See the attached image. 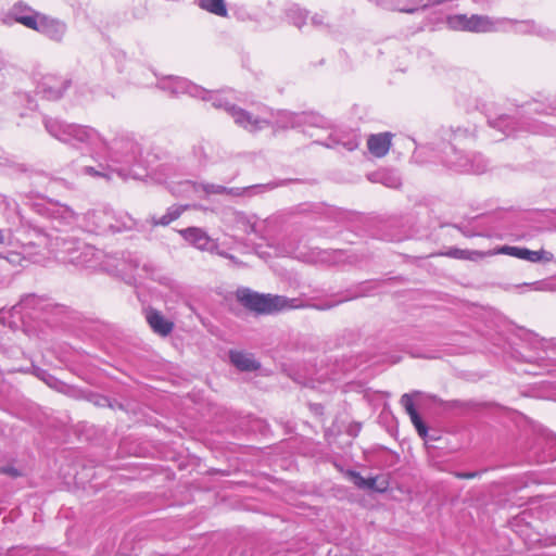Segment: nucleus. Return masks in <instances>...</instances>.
I'll use <instances>...</instances> for the list:
<instances>
[{"mask_svg": "<svg viewBox=\"0 0 556 556\" xmlns=\"http://www.w3.org/2000/svg\"><path fill=\"white\" fill-rule=\"evenodd\" d=\"M47 131L61 142L73 147L85 146L90 151L93 165H85L80 174L93 178L111 180L139 179L144 175L146 162L142 147L134 135L122 132L108 141L97 129L79 124H71L56 118H46Z\"/></svg>", "mask_w": 556, "mask_h": 556, "instance_id": "nucleus-1", "label": "nucleus"}, {"mask_svg": "<svg viewBox=\"0 0 556 556\" xmlns=\"http://www.w3.org/2000/svg\"><path fill=\"white\" fill-rule=\"evenodd\" d=\"M473 132L457 128L447 134V142H442L438 150L431 146H419L415 149L413 159L419 164L432 162L438 157L448 170L459 174H481L488 167V162L479 153H467L459 148L466 139H471Z\"/></svg>", "mask_w": 556, "mask_h": 556, "instance_id": "nucleus-2", "label": "nucleus"}, {"mask_svg": "<svg viewBox=\"0 0 556 556\" xmlns=\"http://www.w3.org/2000/svg\"><path fill=\"white\" fill-rule=\"evenodd\" d=\"M216 104L225 105V112L232 117L233 122L250 132L262 130L268 126L277 128L302 127L304 132H307L311 127H329V122L324 116L313 112L278 111L275 113L271 110H264L261 115L254 116L231 102L222 103L218 100Z\"/></svg>", "mask_w": 556, "mask_h": 556, "instance_id": "nucleus-3", "label": "nucleus"}, {"mask_svg": "<svg viewBox=\"0 0 556 556\" xmlns=\"http://www.w3.org/2000/svg\"><path fill=\"white\" fill-rule=\"evenodd\" d=\"M140 77L138 74L134 76V83L141 87L152 86L154 83L157 88L168 92L172 96L189 94L193 98H200L204 101H211L212 105L216 109L225 111V105H217L216 102L220 100L222 103L230 102L225 94L220 92L208 91L186 78L179 76H163L157 77L155 73L148 68H141Z\"/></svg>", "mask_w": 556, "mask_h": 556, "instance_id": "nucleus-4", "label": "nucleus"}, {"mask_svg": "<svg viewBox=\"0 0 556 556\" xmlns=\"http://www.w3.org/2000/svg\"><path fill=\"white\" fill-rule=\"evenodd\" d=\"M77 242L78 239L72 236H52L42 232L37 233V244L46 245L49 254H51L52 258L58 262L72 264L78 267L92 266L97 255V250L93 247H86L83 248L79 255H76L77 250H75V247Z\"/></svg>", "mask_w": 556, "mask_h": 556, "instance_id": "nucleus-5", "label": "nucleus"}, {"mask_svg": "<svg viewBox=\"0 0 556 556\" xmlns=\"http://www.w3.org/2000/svg\"><path fill=\"white\" fill-rule=\"evenodd\" d=\"M237 299L247 308L258 314H273L300 306L296 299H288L282 295L261 294L248 288L238 289Z\"/></svg>", "mask_w": 556, "mask_h": 556, "instance_id": "nucleus-6", "label": "nucleus"}, {"mask_svg": "<svg viewBox=\"0 0 556 556\" xmlns=\"http://www.w3.org/2000/svg\"><path fill=\"white\" fill-rule=\"evenodd\" d=\"M508 22L502 17H492L482 14H454L447 16L448 28L469 33H501Z\"/></svg>", "mask_w": 556, "mask_h": 556, "instance_id": "nucleus-7", "label": "nucleus"}, {"mask_svg": "<svg viewBox=\"0 0 556 556\" xmlns=\"http://www.w3.org/2000/svg\"><path fill=\"white\" fill-rule=\"evenodd\" d=\"M490 125L494 128H497L506 136L515 135L521 128L533 134L556 136V125L549 124L545 121L533 119L531 117H526L521 122V126L517 127V125H519V122H517L515 117L502 115L496 119L491 121Z\"/></svg>", "mask_w": 556, "mask_h": 556, "instance_id": "nucleus-8", "label": "nucleus"}, {"mask_svg": "<svg viewBox=\"0 0 556 556\" xmlns=\"http://www.w3.org/2000/svg\"><path fill=\"white\" fill-rule=\"evenodd\" d=\"M43 300L36 294L24 295L21 301L14 305L11 309H0V323L8 325L10 328H16L17 320L13 319L17 317L23 321L24 316H31V312L42 308Z\"/></svg>", "mask_w": 556, "mask_h": 556, "instance_id": "nucleus-9", "label": "nucleus"}, {"mask_svg": "<svg viewBox=\"0 0 556 556\" xmlns=\"http://www.w3.org/2000/svg\"><path fill=\"white\" fill-rule=\"evenodd\" d=\"M40 15L41 12L36 11L23 1H17L0 18V22L9 26L13 23H18L33 30Z\"/></svg>", "mask_w": 556, "mask_h": 556, "instance_id": "nucleus-10", "label": "nucleus"}, {"mask_svg": "<svg viewBox=\"0 0 556 556\" xmlns=\"http://www.w3.org/2000/svg\"><path fill=\"white\" fill-rule=\"evenodd\" d=\"M114 217V211L110 207H101L88 211L83 217V227L86 231L96 235H105L112 230L109 224Z\"/></svg>", "mask_w": 556, "mask_h": 556, "instance_id": "nucleus-11", "label": "nucleus"}, {"mask_svg": "<svg viewBox=\"0 0 556 556\" xmlns=\"http://www.w3.org/2000/svg\"><path fill=\"white\" fill-rule=\"evenodd\" d=\"M33 30L54 42H62L67 33V25L60 18L41 13Z\"/></svg>", "mask_w": 556, "mask_h": 556, "instance_id": "nucleus-12", "label": "nucleus"}, {"mask_svg": "<svg viewBox=\"0 0 556 556\" xmlns=\"http://www.w3.org/2000/svg\"><path fill=\"white\" fill-rule=\"evenodd\" d=\"M502 20L508 23L501 33L513 31L519 35H535L543 39H552L554 37V33L548 27L536 24L533 21H516L508 17H502Z\"/></svg>", "mask_w": 556, "mask_h": 556, "instance_id": "nucleus-13", "label": "nucleus"}, {"mask_svg": "<svg viewBox=\"0 0 556 556\" xmlns=\"http://www.w3.org/2000/svg\"><path fill=\"white\" fill-rule=\"evenodd\" d=\"M21 249L20 253H12L8 261L12 263L20 262V256L22 255L23 258H28L33 263L45 264L48 260L52 258L46 245L37 244V238L35 241L23 244Z\"/></svg>", "mask_w": 556, "mask_h": 556, "instance_id": "nucleus-14", "label": "nucleus"}, {"mask_svg": "<svg viewBox=\"0 0 556 556\" xmlns=\"http://www.w3.org/2000/svg\"><path fill=\"white\" fill-rule=\"evenodd\" d=\"M179 233L187 242L199 250L214 252L217 249L216 242L202 228L188 227L179 230Z\"/></svg>", "mask_w": 556, "mask_h": 556, "instance_id": "nucleus-15", "label": "nucleus"}, {"mask_svg": "<svg viewBox=\"0 0 556 556\" xmlns=\"http://www.w3.org/2000/svg\"><path fill=\"white\" fill-rule=\"evenodd\" d=\"M47 216L60 226H72L77 222L76 213L67 205L51 202L46 207Z\"/></svg>", "mask_w": 556, "mask_h": 556, "instance_id": "nucleus-16", "label": "nucleus"}, {"mask_svg": "<svg viewBox=\"0 0 556 556\" xmlns=\"http://www.w3.org/2000/svg\"><path fill=\"white\" fill-rule=\"evenodd\" d=\"M66 81L53 76H48L39 86L38 92L47 100H58L66 89Z\"/></svg>", "mask_w": 556, "mask_h": 556, "instance_id": "nucleus-17", "label": "nucleus"}, {"mask_svg": "<svg viewBox=\"0 0 556 556\" xmlns=\"http://www.w3.org/2000/svg\"><path fill=\"white\" fill-rule=\"evenodd\" d=\"M146 319L151 329L162 337L168 336L174 329V323L165 318L162 313L156 309H148Z\"/></svg>", "mask_w": 556, "mask_h": 556, "instance_id": "nucleus-18", "label": "nucleus"}, {"mask_svg": "<svg viewBox=\"0 0 556 556\" xmlns=\"http://www.w3.org/2000/svg\"><path fill=\"white\" fill-rule=\"evenodd\" d=\"M233 222L235 226L245 233H255L261 236L263 231V222L253 214L237 212L235 213Z\"/></svg>", "mask_w": 556, "mask_h": 556, "instance_id": "nucleus-19", "label": "nucleus"}, {"mask_svg": "<svg viewBox=\"0 0 556 556\" xmlns=\"http://www.w3.org/2000/svg\"><path fill=\"white\" fill-rule=\"evenodd\" d=\"M401 404L405 408V412L408 414L410 421L413 422L420 438L425 439L428 434V428L415 408L413 395L408 393L403 394L401 397Z\"/></svg>", "mask_w": 556, "mask_h": 556, "instance_id": "nucleus-20", "label": "nucleus"}, {"mask_svg": "<svg viewBox=\"0 0 556 556\" xmlns=\"http://www.w3.org/2000/svg\"><path fill=\"white\" fill-rule=\"evenodd\" d=\"M361 143L359 135L356 131H350L348 134L337 132L331 135L325 146L328 148H334L342 146L348 151H354Z\"/></svg>", "mask_w": 556, "mask_h": 556, "instance_id": "nucleus-21", "label": "nucleus"}, {"mask_svg": "<svg viewBox=\"0 0 556 556\" xmlns=\"http://www.w3.org/2000/svg\"><path fill=\"white\" fill-rule=\"evenodd\" d=\"M391 137L390 132L371 135L367 140L369 152L376 157L384 156L391 147Z\"/></svg>", "mask_w": 556, "mask_h": 556, "instance_id": "nucleus-22", "label": "nucleus"}, {"mask_svg": "<svg viewBox=\"0 0 556 556\" xmlns=\"http://www.w3.org/2000/svg\"><path fill=\"white\" fill-rule=\"evenodd\" d=\"M536 453V462L541 464L551 463L556 459V437L544 434L542 437V446Z\"/></svg>", "mask_w": 556, "mask_h": 556, "instance_id": "nucleus-23", "label": "nucleus"}, {"mask_svg": "<svg viewBox=\"0 0 556 556\" xmlns=\"http://www.w3.org/2000/svg\"><path fill=\"white\" fill-rule=\"evenodd\" d=\"M368 179L372 182L381 184L393 189H396L402 185V180L397 173L388 169L374 172L368 175Z\"/></svg>", "mask_w": 556, "mask_h": 556, "instance_id": "nucleus-24", "label": "nucleus"}, {"mask_svg": "<svg viewBox=\"0 0 556 556\" xmlns=\"http://www.w3.org/2000/svg\"><path fill=\"white\" fill-rule=\"evenodd\" d=\"M229 357L231 363L242 371H252L260 367L254 357L248 353L231 351Z\"/></svg>", "mask_w": 556, "mask_h": 556, "instance_id": "nucleus-25", "label": "nucleus"}, {"mask_svg": "<svg viewBox=\"0 0 556 556\" xmlns=\"http://www.w3.org/2000/svg\"><path fill=\"white\" fill-rule=\"evenodd\" d=\"M200 184L191 181V180H182L177 182L176 185L170 187L172 193L179 195V197H186V198H192V197H201V189Z\"/></svg>", "mask_w": 556, "mask_h": 556, "instance_id": "nucleus-26", "label": "nucleus"}, {"mask_svg": "<svg viewBox=\"0 0 556 556\" xmlns=\"http://www.w3.org/2000/svg\"><path fill=\"white\" fill-rule=\"evenodd\" d=\"M201 197L210 194H229L232 197L242 195L245 188H227L215 184H200Z\"/></svg>", "mask_w": 556, "mask_h": 556, "instance_id": "nucleus-27", "label": "nucleus"}, {"mask_svg": "<svg viewBox=\"0 0 556 556\" xmlns=\"http://www.w3.org/2000/svg\"><path fill=\"white\" fill-rule=\"evenodd\" d=\"M109 224L112 225V230L110 232H122L132 229L136 222L126 212H114V217L109 222Z\"/></svg>", "mask_w": 556, "mask_h": 556, "instance_id": "nucleus-28", "label": "nucleus"}, {"mask_svg": "<svg viewBox=\"0 0 556 556\" xmlns=\"http://www.w3.org/2000/svg\"><path fill=\"white\" fill-rule=\"evenodd\" d=\"M351 477L353 479L354 484L359 489L384 492L388 486L386 482H382L381 484L378 485L377 477L364 478L361 473L355 472V471L351 472Z\"/></svg>", "mask_w": 556, "mask_h": 556, "instance_id": "nucleus-29", "label": "nucleus"}, {"mask_svg": "<svg viewBox=\"0 0 556 556\" xmlns=\"http://www.w3.org/2000/svg\"><path fill=\"white\" fill-rule=\"evenodd\" d=\"M195 3L203 11L216 16L226 17L228 15L225 0H197Z\"/></svg>", "mask_w": 556, "mask_h": 556, "instance_id": "nucleus-30", "label": "nucleus"}, {"mask_svg": "<svg viewBox=\"0 0 556 556\" xmlns=\"http://www.w3.org/2000/svg\"><path fill=\"white\" fill-rule=\"evenodd\" d=\"M187 208L185 205H172L167 208L166 213L162 215L161 217L152 218V224L154 226H167L172 222L179 218V216L184 213V211Z\"/></svg>", "mask_w": 556, "mask_h": 556, "instance_id": "nucleus-31", "label": "nucleus"}, {"mask_svg": "<svg viewBox=\"0 0 556 556\" xmlns=\"http://www.w3.org/2000/svg\"><path fill=\"white\" fill-rule=\"evenodd\" d=\"M523 260L530 263H549L554 260V255L544 249L539 251L526 249Z\"/></svg>", "mask_w": 556, "mask_h": 556, "instance_id": "nucleus-32", "label": "nucleus"}, {"mask_svg": "<svg viewBox=\"0 0 556 556\" xmlns=\"http://www.w3.org/2000/svg\"><path fill=\"white\" fill-rule=\"evenodd\" d=\"M287 17L293 25L301 28L306 22L307 13L296 4H293L287 10Z\"/></svg>", "mask_w": 556, "mask_h": 556, "instance_id": "nucleus-33", "label": "nucleus"}, {"mask_svg": "<svg viewBox=\"0 0 556 556\" xmlns=\"http://www.w3.org/2000/svg\"><path fill=\"white\" fill-rule=\"evenodd\" d=\"M526 249L527 248H521V247L502 245L492 252H488L486 254L488 255L505 254V255H509V256H513L516 258L523 260Z\"/></svg>", "mask_w": 556, "mask_h": 556, "instance_id": "nucleus-34", "label": "nucleus"}, {"mask_svg": "<svg viewBox=\"0 0 556 556\" xmlns=\"http://www.w3.org/2000/svg\"><path fill=\"white\" fill-rule=\"evenodd\" d=\"M528 113H536L544 116H556V102L554 104L531 103L528 106Z\"/></svg>", "mask_w": 556, "mask_h": 556, "instance_id": "nucleus-35", "label": "nucleus"}, {"mask_svg": "<svg viewBox=\"0 0 556 556\" xmlns=\"http://www.w3.org/2000/svg\"><path fill=\"white\" fill-rule=\"evenodd\" d=\"M191 153H192L198 166H203L204 164H206L207 154H206L205 146L202 142L194 144L192 147Z\"/></svg>", "mask_w": 556, "mask_h": 556, "instance_id": "nucleus-36", "label": "nucleus"}, {"mask_svg": "<svg viewBox=\"0 0 556 556\" xmlns=\"http://www.w3.org/2000/svg\"><path fill=\"white\" fill-rule=\"evenodd\" d=\"M446 255L454 258H462V260H473L472 255H480L479 252H471L468 250H460V249H450L446 252Z\"/></svg>", "mask_w": 556, "mask_h": 556, "instance_id": "nucleus-37", "label": "nucleus"}, {"mask_svg": "<svg viewBox=\"0 0 556 556\" xmlns=\"http://www.w3.org/2000/svg\"><path fill=\"white\" fill-rule=\"evenodd\" d=\"M529 337H530V341L531 343L535 346V348H542V349H545L546 348V344H547V341L543 338H539L538 334H532V333H529Z\"/></svg>", "mask_w": 556, "mask_h": 556, "instance_id": "nucleus-38", "label": "nucleus"}, {"mask_svg": "<svg viewBox=\"0 0 556 556\" xmlns=\"http://www.w3.org/2000/svg\"><path fill=\"white\" fill-rule=\"evenodd\" d=\"M0 473L8 475L11 477H18L21 472L14 468L13 466H2L0 467Z\"/></svg>", "mask_w": 556, "mask_h": 556, "instance_id": "nucleus-39", "label": "nucleus"}, {"mask_svg": "<svg viewBox=\"0 0 556 556\" xmlns=\"http://www.w3.org/2000/svg\"><path fill=\"white\" fill-rule=\"evenodd\" d=\"M311 21L317 27L323 26L325 24V15L316 13L311 17Z\"/></svg>", "mask_w": 556, "mask_h": 556, "instance_id": "nucleus-40", "label": "nucleus"}, {"mask_svg": "<svg viewBox=\"0 0 556 556\" xmlns=\"http://www.w3.org/2000/svg\"><path fill=\"white\" fill-rule=\"evenodd\" d=\"M456 476L462 479H471L477 476V472H462V473H457Z\"/></svg>", "mask_w": 556, "mask_h": 556, "instance_id": "nucleus-41", "label": "nucleus"}, {"mask_svg": "<svg viewBox=\"0 0 556 556\" xmlns=\"http://www.w3.org/2000/svg\"><path fill=\"white\" fill-rule=\"evenodd\" d=\"M535 289L536 290H542V291L554 290L552 288V285L549 282H546V281H542V288L535 287Z\"/></svg>", "mask_w": 556, "mask_h": 556, "instance_id": "nucleus-42", "label": "nucleus"}, {"mask_svg": "<svg viewBox=\"0 0 556 556\" xmlns=\"http://www.w3.org/2000/svg\"><path fill=\"white\" fill-rule=\"evenodd\" d=\"M86 247H90V245H89V244H87V243H85V242H83V241H79V240H78V242H77V244H76V247H75V248H77V249H76V250H77L76 255H79V252H81V251H83V248H86Z\"/></svg>", "mask_w": 556, "mask_h": 556, "instance_id": "nucleus-43", "label": "nucleus"}, {"mask_svg": "<svg viewBox=\"0 0 556 556\" xmlns=\"http://www.w3.org/2000/svg\"><path fill=\"white\" fill-rule=\"evenodd\" d=\"M213 253H216L225 258H228L230 254H228L227 252H224V251H219L218 248L214 250Z\"/></svg>", "mask_w": 556, "mask_h": 556, "instance_id": "nucleus-44", "label": "nucleus"}, {"mask_svg": "<svg viewBox=\"0 0 556 556\" xmlns=\"http://www.w3.org/2000/svg\"><path fill=\"white\" fill-rule=\"evenodd\" d=\"M228 260H230L235 265H239L240 264V262L237 260V257L231 255V254L229 255Z\"/></svg>", "mask_w": 556, "mask_h": 556, "instance_id": "nucleus-45", "label": "nucleus"}, {"mask_svg": "<svg viewBox=\"0 0 556 556\" xmlns=\"http://www.w3.org/2000/svg\"><path fill=\"white\" fill-rule=\"evenodd\" d=\"M5 241V236L3 233V230L0 229V244H3Z\"/></svg>", "mask_w": 556, "mask_h": 556, "instance_id": "nucleus-46", "label": "nucleus"}, {"mask_svg": "<svg viewBox=\"0 0 556 556\" xmlns=\"http://www.w3.org/2000/svg\"><path fill=\"white\" fill-rule=\"evenodd\" d=\"M43 379H45V380H46V382H47L48 384H50V386H52V384H51V380H55V379H54L52 376H50V375H48V379H46V378H43Z\"/></svg>", "mask_w": 556, "mask_h": 556, "instance_id": "nucleus-47", "label": "nucleus"}]
</instances>
